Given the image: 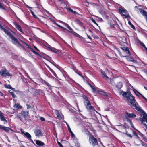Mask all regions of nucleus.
Returning a JSON list of instances; mask_svg holds the SVG:
<instances>
[{
	"mask_svg": "<svg viewBox=\"0 0 147 147\" xmlns=\"http://www.w3.org/2000/svg\"><path fill=\"white\" fill-rule=\"evenodd\" d=\"M68 10L70 11L71 12L73 13L74 14H78V13L77 12L74 11L70 7L68 8Z\"/></svg>",
	"mask_w": 147,
	"mask_h": 147,
	"instance_id": "c756f323",
	"label": "nucleus"
},
{
	"mask_svg": "<svg viewBox=\"0 0 147 147\" xmlns=\"http://www.w3.org/2000/svg\"><path fill=\"white\" fill-rule=\"evenodd\" d=\"M28 140H30V142H32V143H33L34 144V142L32 140L31 138L30 139H29Z\"/></svg>",
	"mask_w": 147,
	"mask_h": 147,
	"instance_id": "69168bd1",
	"label": "nucleus"
},
{
	"mask_svg": "<svg viewBox=\"0 0 147 147\" xmlns=\"http://www.w3.org/2000/svg\"><path fill=\"white\" fill-rule=\"evenodd\" d=\"M121 42L120 45L121 48L123 51L122 53L120 51L119 49L116 46L114 47V51L118 53L122 57H127L130 56L131 53L129 48L127 47V41L126 37H120Z\"/></svg>",
	"mask_w": 147,
	"mask_h": 147,
	"instance_id": "f257e3e1",
	"label": "nucleus"
},
{
	"mask_svg": "<svg viewBox=\"0 0 147 147\" xmlns=\"http://www.w3.org/2000/svg\"><path fill=\"white\" fill-rule=\"evenodd\" d=\"M91 20L93 23H94V24H96V25H98V24L96 23V21L92 19Z\"/></svg>",
	"mask_w": 147,
	"mask_h": 147,
	"instance_id": "6e6d98bb",
	"label": "nucleus"
},
{
	"mask_svg": "<svg viewBox=\"0 0 147 147\" xmlns=\"http://www.w3.org/2000/svg\"><path fill=\"white\" fill-rule=\"evenodd\" d=\"M140 13L143 16H145V18L147 22V12L144 10L141 9Z\"/></svg>",
	"mask_w": 147,
	"mask_h": 147,
	"instance_id": "4be33fe9",
	"label": "nucleus"
},
{
	"mask_svg": "<svg viewBox=\"0 0 147 147\" xmlns=\"http://www.w3.org/2000/svg\"><path fill=\"white\" fill-rule=\"evenodd\" d=\"M121 94L125 97L127 100L132 105L135 103L136 100L135 97L133 96L131 93L130 92H126L123 91H121L120 92Z\"/></svg>",
	"mask_w": 147,
	"mask_h": 147,
	"instance_id": "7ed1b4c3",
	"label": "nucleus"
},
{
	"mask_svg": "<svg viewBox=\"0 0 147 147\" xmlns=\"http://www.w3.org/2000/svg\"><path fill=\"white\" fill-rule=\"evenodd\" d=\"M35 142L36 144L39 146H43L45 145L44 142L39 140H36Z\"/></svg>",
	"mask_w": 147,
	"mask_h": 147,
	"instance_id": "b1692460",
	"label": "nucleus"
},
{
	"mask_svg": "<svg viewBox=\"0 0 147 147\" xmlns=\"http://www.w3.org/2000/svg\"><path fill=\"white\" fill-rule=\"evenodd\" d=\"M123 85L121 82H119L118 85H116V87L118 89H120L122 87Z\"/></svg>",
	"mask_w": 147,
	"mask_h": 147,
	"instance_id": "a878e982",
	"label": "nucleus"
},
{
	"mask_svg": "<svg viewBox=\"0 0 147 147\" xmlns=\"http://www.w3.org/2000/svg\"><path fill=\"white\" fill-rule=\"evenodd\" d=\"M125 113L129 118H134L136 117V115L134 113H129L127 112H126Z\"/></svg>",
	"mask_w": 147,
	"mask_h": 147,
	"instance_id": "f3484780",
	"label": "nucleus"
},
{
	"mask_svg": "<svg viewBox=\"0 0 147 147\" xmlns=\"http://www.w3.org/2000/svg\"><path fill=\"white\" fill-rule=\"evenodd\" d=\"M118 11L120 14H122H122H123V13L125 14L127 13V11L124 8L119 7L118 9Z\"/></svg>",
	"mask_w": 147,
	"mask_h": 147,
	"instance_id": "ddd939ff",
	"label": "nucleus"
},
{
	"mask_svg": "<svg viewBox=\"0 0 147 147\" xmlns=\"http://www.w3.org/2000/svg\"><path fill=\"white\" fill-rule=\"evenodd\" d=\"M0 75L1 76H7L9 77L12 76V74H10V72L6 69L0 71Z\"/></svg>",
	"mask_w": 147,
	"mask_h": 147,
	"instance_id": "0eeeda50",
	"label": "nucleus"
},
{
	"mask_svg": "<svg viewBox=\"0 0 147 147\" xmlns=\"http://www.w3.org/2000/svg\"><path fill=\"white\" fill-rule=\"evenodd\" d=\"M71 33L74 36H76L77 37H82L81 36L78 34L77 33L75 32L74 30L71 32Z\"/></svg>",
	"mask_w": 147,
	"mask_h": 147,
	"instance_id": "c85d7f7f",
	"label": "nucleus"
},
{
	"mask_svg": "<svg viewBox=\"0 0 147 147\" xmlns=\"http://www.w3.org/2000/svg\"><path fill=\"white\" fill-rule=\"evenodd\" d=\"M68 29L69 30V32L71 33V32L73 30V29L70 27L68 28Z\"/></svg>",
	"mask_w": 147,
	"mask_h": 147,
	"instance_id": "4d7b16f0",
	"label": "nucleus"
},
{
	"mask_svg": "<svg viewBox=\"0 0 147 147\" xmlns=\"http://www.w3.org/2000/svg\"><path fill=\"white\" fill-rule=\"evenodd\" d=\"M21 115L25 119H26L29 114V112L26 111H22L21 112Z\"/></svg>",
	"mask_w": 147,
	"mask_h": 147,
	"instance_id": "2eb2a0df",
	"label": "nucleus"
},
{
	"mask_svg": "<svg viewBox=\"0 0 147 147\" xmlns=\"http://www.w3.org/2000/svg\"><path fill=\"white\" fill-rule=\"evenodd\" d=\"M34 47L37 51H40L35 46H34Z\"/></svg>",
	"mask_w": 147,
	"mask_h": 147,
	"instance_id": "774afa93",
	"label": "nucleus"
},
{
	"mask_svg": "<svg viewBox=\"0 0 147 147\" xmlns=\"http://www.w3.org/2000/svg\"><path fill=\"white\" fill-rule=\"evenodd\" d=\"M71 134V137L72 138H73L74 137H75V136L74 133L73 132L70 133Z\"/></svg>",
	"mask_w": 147,
	"mask_h": 147,
	"instance_id": "8fccbe9b",
	"label": "nucleus"
},
{
	"mask_svg": "<svg viewBox=\"0 0 147 147\" xmlns=\"http://www.w3.org/2000/svg\"><path fill=\"white\" fill-rule=\"evenodd\" d=\"M75 21L80 25L83 26L84 28H85V26H84L83 23L81 22L78 19H76L75 20Z\"/></svg>",
	"mask_w": 147,
	"mask_h": 147,
	"instance_id": "a211bd4d",
	"label": "nucleus"
},
{
	"mask_svg": "<svg viewBox=\"0 0 147 147\" xmlns=\"http://www.w3.org/2000/svg\"><path fill=\"white\" fill-rule=\"evenodd\" d=\"M141 43V45L144 48V49L146 50V51L147 52V48L146 47L145 45L143 43Z\"/></svg>",
	"mask_w": 147,
	"mask_h": 147,
	"instance_id": "79ce46f5",
	"label": "nucleus"
},
{
	"mask_svg": "<svg viewBox=\"0 0 147 147\" xmlns=\"http://www.w3.org/2000/svg\"><path fill=\"white\" fill-rule=\"evenodd\" d=\"M13 24L15 28L18 31H20L22 33L24 34V32L21 26L19 25L16 22H14Z\"/></svg>",
	"mask_w": 147,
	"mask_h": 147,
	"instance_id": "9b49d317",
	"label": "nucleus"
},
{
	"mask_svg": "<svg viewBox=\"0 0 147 147\" xmlns=\"http://www.w3.org/2000/svg\"><path fill=\"white\" fill-rule=\"evenodd\" d=\"M128 24L130 25V26L134 30H135V26L133 24H132L130 21H128Z\"/></svg>",
	"mask_w": 147,
	"mask_h": 147,
	"instance_id": "2f4dec72",
	"label": "nucleus"
},
{
	"mask_svg": "<svg viewBox=\"0 0 147 147\" xmlns=\"http://www.w3.org/2000/svg\"><path fill=\"white\" fill-rule=\"evenodd\" d=\"M20 41L23 42L24 44H25V45H26V46H27L28 47L30 50L32 52L34 53V54L40 57H41V55L39 54L38 53H37L33 49V48L31 47L30 46V45H29L27 43L24 42L22 40H20Z\"/></svg>",
	"mask_w": 147,
	"mask_h": 147,
	"instance_id": "1a4fd4ad",
	"label": "nucleus"
},
{
	"mask_svg": "<svg viewBox=\"0 0 147 147\" xmlns=\"http://www.w3.org/2000/svg\"><path fill=\"white\" fill-rule=\"evenodd\" d=\"M57 111L58 112V114L57 116V117L59 119H61L62 118V117L61 115L60 114L59 112L58 111Z\"/></svg>",
	"mask_w": 147,
	"mask_h": 147,
	"instance_id": "c9c22d12",
	"label": "nucleus"
},
{
	"mask_svg": "<svg viewBox=\"0 0 147 147\" xmlns=\"http://www.w3.org/2000/svg\"><path fill=\"white\" fill-rule=\"evenodd\" d=\"M4 87L10 89L11 87V85L10 84H5L4 85Z\"/></svg>",
	"mask_w": 147,
	"mask_h": 147,
	"instance_id": "f704fd0d",
	"label": "nucleus"
},
{
	"mask_svg": "<svg viewBox=\"0 0 147 147\" xmlns=\"http://www.w3.org/2000/svg\"><path fill=\"white\" fill-rule=\"evenodd\" d=\"M11 38V39L12 40V42L13 44L16 45H17L19 47H21L22 48H24L23 46L18 41L16 38L15 37Z\"/></svg>",
	"mask_w": 147,
	"mask_h": 147,
	"instance_id": "6e6552de",
	"label": "nucleus"
},
{
	"mask_svg": "<svg viewBox=\"0 0 147 147\" xmlns=\"http://www.w3.org/2000/svg\"><path fill=\"white\" fill-rule=\"evenodd\" d=\"M75 72L77 74H78L79 76H81L82 77H84L82 75V74H81L80 73H79V72H77V71H76Z\"/></svg>",
	"mask_w": 147,
	"mask_h": 147,
	"instance_id": "3c124183",
	"label": "nucleus"
},
{
	"mask_svg": "<svg viewBox=\"0 0 147 147\" xmlns=\"http://www.w3.org/2000/svg\"><path fill=\"white\" fill-rule=\"evenodd\" d=\"M40 119V120L42 121H44L45 120V118L43 117H41Z\"/></svg>",
	"mask_w": 147,
	"mask_h": 147,
	"instance_id": "bf43d9fd",
	"label": "nucleus"
},
{
	"mask_svg": "<svg viewBox=\"0 0 147 147\" xmlns=\"http://www.w3.org/2000/svg\"><path fill=\"white\" fill-rule=\"evenodd\" d=\"M127 121L129 122V123L131 124V125L132 124V122L131 121V120L130 119H127Z\"/></svg>",
	"mask_w": 147,
	"mask_h": 147,
	"instance_id": "a18cd8bd",
	"label": "nucleus"
},
{
	"mask_svg": "<svg viewBox=\"0 0 147 147\" xmlns=\"http://www.w3.org/2000/svg\"><path fill=\"white\" fill-rule=\"evenodd\" d=\"M61 23H62L63 25H64L65 26L67 27V28L68 29L70 26H69L67 23H65L63 21H61L60 22Z\"/></svg>",
	"mask_w": 147,
	"mask_h": 147,
	"instance_id": "473e14b6",
	"label": "nucleus"
},
{
	"mask_svg": "<svg viewBox=\"0 0 147 147\" xmlns=\"http://www.w3.org/2000/svg\"><path fill=\"white\" fill-rule=\"evenodd\" d=\"M141 144L144 146H146V145H147V144H145L144 142L142 141Z\"/></svg>",
	"mask_w": 147,
	"mask_h": 147,
	"instance_id": "5fc2aeb1",
	"label": "nucleus"
},
{
	"mask_svg": "<svg viewBox=\"0 0 147 147\" xmlns=\"http://www.w3.org/2000/svg\"><path fill=\"white\" fill-rule=\"evenodd\" d=\"M115 25L114 24H111L110 26L111 28H114V27H115Z\"/></svg>",
	"mask_w": 147,
	"mask_h": 147,
	"instance_id": "052dcab7",
	"label": "nucleus"
},
{
	"mask_svg": "<svg viewBox=\"0 0 147 147\" xmlns=\"http://www.w3.org/2000/svg\"><path fill=\"white\" fill-rule=\"evenodd\" d=\"M122 16H124V18H131V17L129 15V14H122Z\"/></svg>",
	"mask_w": 147,
	"mask_h": 147,
	"instance_id": "7c9ffc66",
	"label": "nucleus"
},
{
	"mask_svg": "<svg viewBox=\"0 0 147 147\" xmlns=\"http://www.w3.org/2000/svg\"><path fill=\"white\" fill-rule=\"evenodd\" d=\"M0 29L3 31L9 37H13L11 34V32L13 34H15V33L11 30V29H9L8 30L6 29L3 27L0 24Z\"/></svg>",
	"mask_w": 147,
	"mask_h": 147,
	"instance_id": "39448f33",
	"label": "nucleus"
},
{
	"mask_svg": "<svg viewBox=\"0 0 147 147\" xmlns=\"http://www.w3.org/2000/svg\"><path fill=\"white\" fill-rule=\"evenodd\" d=\"M84 103L86 108L88 110H93L94 109V107L91 105V102L90 101L84 102Z\"/></svg>",
	"mask_w": 147,
	"mask_h": 147,
	"instance_id": "423d86ee",
	"label": "nucleus"
},
{
	"mask_svg": "<svg viewBox=\"0 0 147 147\" xmlns=\"http://www.w3.org/2000/svg\"><path fill=\"white\" fill-rule=\"evenodd\" d=\"M82 97L84 99V102H88L89 100L88 99V97L86 95L83 94L82 95Z\"/></svg>",
	"mask_w": 147,
	"mask_h": 147,
	"instance_id": "cd10ccee",
	"label": "nucleus"
},
{
	"mask_svg": "<svg viewBox=\"0 0 147 147\" xmlns=\"http://www.w3.org/2000/svg\"><path fill=\"white\" fill-rule=\"evenodd\" d=\"M10 90H9V92L10 94L12 96L14 94V93L13 92H10Z\"/></svg>",
	"mask_w": 147,
	"mask_h": 147,
	"instance_id": "e2e57ef3",
	"label": "nucleus"
},
{
	"mask_svg": "<svg viewBox=\"0 0 147 147\" xmlns=\"http://www.w3.org/2000/svg\"><path fill=\"white\" fill-rule=\"evenodd\" d=\"M14 107L16 110L22 109V107L20 105V103L15 104L14 105Z\"/></svg>",
	"mask_w": 147,
	"mask_h": 147,
	"instance_id": "412c9836",
	"label": "nucleus"
},
{
	"mask_svg": "<svg viewBox=\"0 0 147 147\" xmlns=\"http://www.w3.org/2000/svg\"><path fill=\"white\" fill-rule=\"evenodd\" d=\"M0 1L2 2H4L5 3H6V1H5V0H0ZM0 8H1V9L7 11V9L5 7H4L3 5H2L1 3L0 2Z\"/></svg>",
	"mask_w": 147,
	"mask_h": 147,
	"instance_id": "5701e85b",
	"label": "nucleus"
},
{
	"mask_svg": "<svg viewBox=\"0 0 147 147\" xmlns=\"http://www.w3.org/2000/svg\"><path fill=\"white\" fill-rule=\"evenodd\" d=\"M52 47H47V49L48 50V51H51V49H52Z\"/></svg>",
	"mask_w": 147,
	"mask_h": 147,
	"instance_id": "13d9d810",
	"label": "nucleus"
},
{
	"mask_svg": "<svg viewBox=\"0 0 147 147\" xmlns=\"http://www.w3.org/2000/svg\"><path fill=\"white\" fill-rule=\"evenodd\" d=\"M31 14L33 15V16L34 18H35L37 19H38V20L40 21V19L39 18H38L35 15L34 12L33 13H32Z\"/></svg>",
	"mask_w": 147,
	"mask_h": 147,
	"instance_id": "4c0bfd02",
	"label": "nucleus"
},
{
	"mask_svg": "<svg viewBox=\"0 0 147 147\" xmlns=\"http://www.w3.org/2000/svg\"><path fill=\"white\" fill-rule=\"evenodd\" d=\"M26 106H27V109H29L31 107V106L29 104H26Z\"/></svg>",
	"mask_w": 147,
	"mask_h": 147,
	"instance_id": "09e8293b",
	"label": "nucleus"
},
{
	"mask_svg": "<svg viewBox=\"0 0 147 147\" xmlns=\"http://www.w3.org/2000/svg\"><path fill=\"white\" fill-rule=\"evenodd\" d=\"M57 143L60 147H64L59 142H57Z\"/></svg>",
	"mask_w": 147,
	"mask_h": 147,
	"instance_id": "de8ad7c7",
	"label": "nucleus"
},
{
	"mask_svg": "<svg viewBox=\"0 0 147 147\" xmlns=\"http://www.w3.org/2000/svg\"><path fill=\"white\" fill-rule=\"evenodd\" d=\"M0 129L7 133L9 132L10 130L12 131L11 128L1 125H0Z\"/></svg>",
	"mask_w": 147,
	"mask_h": 147,
	"instance_id": "9d476101",
	"label": "nucleus"
},
{
	"mask_svg": "<svg viewBox=\"0 0 147 147\" xmlns=\"http://www.w3.org/2000/svg\"><path fill=\"white\" fill-rule=\"evenodd\" d=\"M142 137L144 140H145L146 139V137L144 135Z\"/></svg>",
	"mask_w": 147,
	"mask_h": 147,
	"instance_id": "0e129e2a",
	"label": "nucleus"
},
{
	"mask_svg": "<svg viewBox=\"0 0 147 147\" xmlns=\"http://www.w3.org/2000/svg\"><path fill=\"white\" fill-rule=\"evenodd\" d=\"M68 130L69 131V132L70 133L72 132V131H71V130L70 127L68 128Z\"/></svg>",
	"mask_w": 147,
	"mask_h": 147,
	"instance_id": "338daca9",
	"label": "nucleus"
},
{
	"mask_svg": "<svg viewBox=\"0 0 147 147\" xmlns=\"http://www.w3.org/2000/svg\"><path fill=\"white\" fill-rule=\"evenodd\" d=\"M50 71L55 77L57 75L55 73V72L52 69H51Z\"/></svg>",
	"mask_w": 147,
	"mask_h": 147,
	"instance_id": "ea45409f",
	"label": "nucleus"
},
{
	"mask_svg": "<svg viewBox=\"0 0 147 147\" xmlns=\"http://www.w3.org/2000/svg\"><path fill=\"white\" fill-rule=\"evenodd\" d=\"M98 92L100 94L102 95L104 92L102 90H97V92Z\"/></svg>",
	"mask_w": 147,
	"mask_h": 147,
	"instance_id": "49530a36",
	"label": "nucleus"
},
{
	"mask_svg": "<svg viewBox=\"0 0 147 147\" xmlns=\"http://www.w3.org/2000/svg\"><path fill=\"white\" fill-rule=\"evenodd\" d=\"M34 133L35 136L38 137H39L42 136L41 130L40 129H35Z\"/></svg>",
	"mask_w": 147,
	"mask_h": 147,
	"instance_id": "f8f14e48",
	"label": "nucleus"
},
{
	"mask_svg": "<svg viewBox=\"0 0 147 147\" xmlns=\"http://www.w3.org/2000/svg\"><path fill=\"white\" fill-rule=\"evenodd\" d=\"M128 61L133 62L135 61V60L133 58H132L131 57L130 60H128Z\"/></svg>",
	"mask_w": 147,
	"mask_h": 147,
	"instance_id": "c03bdc74",
	"label": "nucleus"
},
{
	"mask_svg": "<svg viewBox=\"0 0 147 147\" xmlns=\"http://www.w3.org/2000/svg\"><path fill=\"white\" fill-rule=\"evenodd\" d=\"M25 136L28 139H30L31 136V135L28 133L26 132L25 134Z\"/></svg>",
	"mask_w": 147,
	"mask_h": 147,
	"instance_id": "bb28decb",
	"label": "nucleus"
},
{
	"mask_svg": "<svg viewBox=\"0 0 147 147\" xmlns=\"http://www.w3.org/2000/svg\"><path fill=\"white\" fill-rule=\"evenodd\" d=\"M132 105L135 107V109L137 110L140 112L143 115L142 118L140 117L139 118V120L141 122V125L143 126L146 125V123H147V114L140 107H138L135 103Z\"/></svg>",
	"mask_w": 147,
	"mask_h": 147,
	"instance_id": "f03ea898",
	"label": "nucleus"
},
{
	"mask_svg": "<svg viewBox=\"0 0 147 147\" xmlns=\"http://www.w3.org/2000/svg\"><path fill=\"white\" fill-rule=\"evenodd\" d=\"M51 63L56 67H57L59 66L58 65L56 64L54 61H53V62H51Z\"/></svg>",
	"mask_w": 147,
	"mask_h": 147,
	"instance_id": "37998d69",
	"label": "nucleus"
},
{
	"mask_svg": "<svg viewBox=\"0 0 147 147\" xmlns=\"http://www.w3.org/2000/svg\"><path fill=\"white\" fill-rule=\"evenodd\" d=\"M86 134L89 135V137H91L93 136V135L92 134V133L90 132L89 131H88L87 130L86 131Z\"/></svg>",
	"mask_w": 147,
	"mask_h": 147,
	"instance_id": "72a5a7b5",
	"label": "nucleus"
},
{
	"mask_svg": "<svg viewBox=\"0 0 147 147\" xmlns=\"http://www.w3.org/2000/svg\"><path fill=\"white\" fill-rule=\"evenodd\" d=\"M125 134H126L128 136H129V137H130L131 138H132V136L131 135V134H128L127 132H126Z\"/></svg>",
	"mask_w": 147,
	"mask_h": 147,
	"instance_id": "603ef678",
	"label": "nucleus"
},
{
	"mask_svg": "<svg viewBox=\"0 0 147 147\" xmlns=\"http://www.w3.org/2000/svg\"><path fill=\"white\" fill-rule=\"evenodd\" d=\"M88 141L90 144L93 147L96 146H97L96 147H100V146L98 144L97 139L95 138L94 136L91 137H89Z\"/></svg>",
	"mask_w": 147,
	"mask_h": 147,
	"instance_id": "20e7f679",
	"label": "nucleus"
},
{
	"mask_svg": "<svg viewBox=\"0 0 147 147\" xmlns=\"http://www.w3.org/2000/svg\"><path fill=\"white\" fill-rule=\"evenodd\" d=\"M81 40L83 39H85V41H84L85 42L87 43H91V41H92V37H86V38H84L83 37H79Z\"/></svg>",
	"mask_w": 147,
	"mask_h": 147,
	"instance_id": "dca6fc26",
	"label": "nucleus"
},
{
	"mask_svg": "<svg viewBox=\"0 0 147 147\" xmlns=\"http://www.w3.org/2000/svg\"><path fill=\"white\" fill-rule=\"evenodd\" d=\"M0 119L1 121L4 122V124H7L8 123L7 120L5 119L3 115V113L1 111H0Z\"/></svg>",
	"mask_w": 147,
	"mask_h": 147,
	"instance_id": "4468645a",
	"label": "nucleus"
},
{
	"mask_svg": "<svg viewBox=\"0 0 147 147\" xmlns=\"http://www.w3.org/2000/svg\"><path fill=\"white\" fill-rule=\"evenodd\" d=\"M146 125H144V126L145 127V131H147V123H146Z\"/></svg>",
	"mask_w": 147,
	"mask_h": 147,
	"instance_id": "680f3d73",
	"label": "nucleus"
},
{
	"mask_svg": "<svg viewBox=\"0 0 147 147\" xmlns=\"http://www.w3.org/2000/svg\"><path fill=\"white\" fill-rule=\"evenodd\" d=\"M100 71L103 78H105L106 79H109V77L106 75V74L105 71L102 69H100Z\"/></svg>",
	"mask_w": 147,
	"mask_h": 147,
	"instance_id": "aec40b11",
	"label": "nucleus"
},
{
	"mask_svg": "<svg viewBox=\"0 0 147 147\" xmlns=\"http://www.w3.org/2000/svg\"><path fill=\"white\" fill-rule=\"evenodd\" d=\"M102 95L108 97V94H107V93L105 92H104Z\"/></svg>",
	"mask_w": 147,
	"mask_h": 147,
	"instance_id": "864d4df0",
	"label": "nucleus"
},
{
	"mask_svg": "<svg viewBox=\"0 0 147 147\" xmlns=\"http://www.w3.org/2000/svg\"><path fill=\"white\" fill-rule=\"evenodd\" d=\"M41 81L43 84L47 85L49 88L51 89L52 88V86L45 80L43 79H42L41 80Z\"/></svg>",
	"mask_w": 147,
	"mask_h": 147,
	"instance_id": "6ab92c4d",
	"label": "nucleus"
},
{
	"mask_svg": "<svg viewBox=\"0 0 147 147\" xmlns=\"http://www.w3.org/2000/svg\"><path fill=\"white\" fill-rule=\"evenodd\" d=\"M51 51L55 53H57V51L56 49L54 47H52V49H51Z\"/></svg>",
	"mask_w": 147,
	"mask_h": 147,
	"instance_id": "e433bc0d",
	"label": "nucleus"
},
{
	"mask_svg": "<svg viewBox=\"0 0 147 147\" xmlns=\"http://www.w3.org/2000/svg\"><path fill=\"white\" fill-rule=\"evenodd\" d=\"M133 91H134V92L135 93V94H136V95L137 96H139V95L137 94H136V92L137 93H138V94H139V93H140L139 92H138V91H137L135 89H134V90H133Z\"/></svg>",
	"mask_w": 147,
	"mask_h": 147,
	"instance_id": "a19ab883",
	"label": "nucleus"
},
{
	"mask_svg": "<svg viewBox=\"0 0 147 147\" xmlns=\"http://www.w3.org/2000/svg\"><path fill=\"white\" fill-rule=\"evenodd\" d=\"M88 84L89 85L90 87L93 90V92H97V90L91 84L88 83Z\"/></svg>",
	"mask_w": 147,
	"mask_h": 147,
	"instance_id": "393cba45",
	"label": "nucleus"
},
{
	"mask_svg": "<svg viewBox=\"0 0 147 147\" xmlns=\"http://www.w3.org/2000/svg\"><path fill=\"white\" fill-rule=\"evenodd\" d=\"M133 134L134 136H136V138H138V139L140 138L138 136V135L137 134V133L135 131H133Z\"/></svg>",
	"mask_w": 147,
	"mask_h": 147,
	"instance_id": "58836bf2",
	"label": "nucleus"
}]
</instances>
